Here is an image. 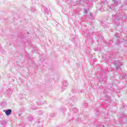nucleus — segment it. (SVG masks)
<instances>
[{
    "instance_id": "nucleus-1",
    "label": "nucleus",
    "mask_w": 127,
    "mask_h": 127,
    "mask_svg": "<svg viewBox=\"0 0 127 127\" xmlns=\"http://www.w3.org/2000/svg\"><path fill=\"white\" fill-rule=\"evenodd\" d=\"M5 113L7 116H9L11 114V110L8 109L6 111H5Z\"/></svg>"
},
{
    "instance_id": "nucleus-2",
    "label": "nucleus",
    "mask_w": 127,
    "mask_h": 127,
    "mask_svg": "<svg viewBox=\"0 0 127 127\" xmlns=\"http://www.w3.org/2000/svg\"><path fill=\"white\" fill-rule=\"evenodd\" d=\"M85 11L87 13V10H85Z\"/></svg>"
}]
</instances>
